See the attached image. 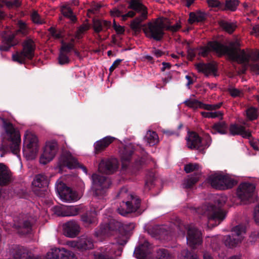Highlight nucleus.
<instances>
[{"label":"nucleus","instance_id":"obj_62","mask_svg":"<svg viewBox=\"0 0 259 259\" xmlns=\"http://www.w3.org/2000/svg\"><path fill=\"white\" fill-rule=\"evenodd\" d=\"M181 27V26L178 23L175 24L174 25H167L165 23L164 29L165 30H169L172 32L177 31Z\"/></svg>","mask_w":259,"mask_h":259},{"label":"nucleus","instance_id":"obj_50","mask_svg":"<svg viewBox=\"0 0 259 259\" xmlns=\"http://www.w3.org/2000/svg\"><path fill=\"white\" fill-rule=\"evenodd\" d=\"M156 257L157 259H170L171 255L167 249L160 248L157 250Z\"/></svg>","mask_w":259,"mask_h":259},{"label":"nucleus","instance_id":"obj_48","mask_svg":"<svg viewBox=\"0 0 259 259\" xmlns=\"http://www.w3.org/2000/svg\"><path fill=\"white\" fill-rule=\"evenodd\" d=\"M227 91L230 95L233 98L242 97L244 95V92L242 90L238 89L233 86H230Z\"/></svg>","mask_w":259,"mask_h":259},{"label":"nucleus","instance_id":"obj_43","mask_svg":"<svg viewBox=\"0 0 259 259\" xmlns=\"http://www.w3.org/2000/svg\"><path fill=\"white\" fill-rule=\"evenodd\" d=\"M128 8L141 13L144 11H147L146 7L141 3L140 0H130Z\"/></svg>","mask_w":259,"mask_h":259},{"label":"nucleus","instance_id":"obj_49","mask_svg":"<svg viewBox=\"0 0 259 259\" xmlns=\"http://www.w3.org/2000/svg\"><path fill=\"white\" fill-rule=\"evenodd\" d=\"M51 36L55 39L62 38L64 36L63 31L61 29H57L54 27H51L48 29Z\"/></svg>","mask_w":259,"mask_h":259},{"label":"nucleus","instance_id":"obj_5","mask_svg":"<svg viewBox=\"0 0 259 259\" xmlns=\"http://www.w3.org/2000/svg\"><path fill=\"white\" fill-rule=\"evenodd\" d=\"M164 27L165 23L160 18H158L148 23L143 31L146 36L149 39L160 41L165 34Z\"/></svg>","mask_w":259,"mask_h":259},{"label":"nucleus","instance_id":"obj_29","mask_svg":"<svg viewBox=\"0 0 259 259\" xmlns=\"http://www.w3.org/2000/svg\"><path fill=\"white\" fill-rule=\"evenodd\" d=\"M195 66L199 72L203 73L206 76L217 71L215 65L212 63H199L196 64Z\"/></svg>","mask_w":259,"mask_h":259},{"label":"nucleus","instance_id":"obj_56","mask_svg":"<svg viewBox=\"0 0 259 259\" xmlns=\"http://www.w3.org/2000/svg\"><path fill=\"white\" fill-rule=\"evenodd\" d=\"M54 213L60 217H66V206H55L53 208Z\"/></svg>","mask_w":259,"mask_h":259},{"label":"nucleus","instance_id":"obj_17","mask_svg":"<svg viewBox=\"0 0 259 259\" xmlns=\"http://www.w3.org/2000/svg\"><path fill=\"white\" fill-rule=\"evenodd\" d=\"M58 149L57 142L52 141L46 143L43 153L40 157V163L46 164L51 161L56 154Z\"/></svg>","mask_w":259,"mask_h":259},{"label":"nucleus","instance_id":"obj_51","mask_svg":"<svg viewBox=\"0 0 259 259\" xmlns=\"http://www.w3.org/2000/svg\"><path fill=\"white\" fill-rule=\"evenodd\" d=\"M62 46L60 52L67 54L74 50V45L73 43L65 42L63 40L61 41Z\"/></svg>","mask_w":259,"mask_h":259},{"label":"nucleus","instance_id":"obj_60","mask_svg":"<svg viewBox=\"0 0 259 259\" xmlns=\"http://www.w3.org/2000/svg\"><path fill=\"white\" fill-rule=\"evenodd\" d=\"M154 180V174L153 172H151L149 175V178H147L145 184V189L147 190H149L151 187L153 185V181Z\"/></svg>","mask_w":259,"mask_h":259},{"label":"nucleus","instance_id":"obj_25","mask_svg":"<svg viewBox=\"0 0 259 259\" xmlns=\"http://www.w3.org/2000/svg\"><path fill=\"white\" fill-rule=\"evenodd\" d=\"M18 42V40L15 38V34L10 33L3 34L0 51H8L12 47L17 45Z\"/></svg>","mask_w":259,"mask_h":259},{"label":"nucleus","instance_id":"obj_27","mask_svg":"<svg viewBox=\"0 0 259 259\" xmlns=\"http://www.w3.org/2000/svg\"><path fill=\"white\" fill-rule=\"evenodd\" d=\"M51 259H74V255L72 252L64 248H55L52 249Z\"/></svg>","mask_w":259,"mask_h":259},{"label":"nucleus","instance_id":"obj_3","mask_svg":"<svg viewBox=\"0 0 259 259\" xmlns=\"http://www.w3.org/2000/svg\"><path fill=\"white\" fill-rule=\"evenodd\" d=\"M125 196L128 197V200L125 202L123 201L117 209L118 212L123 216L137 211L141 205V199L138 196L133 194H128L127 190L125 188H122L118 192L117 197L123 198Z\"/></svg>","mask_w":259,"mask_h":259},{"label":"nucleus","instance_id":"obj_28","mask_svg":"<svg viewBox=\"0 0 259 259\" xmlns=\"http://www.w3.org/2000/svg\"><path fill=\"white\" fill-rule=\"evenodd\" d=\"M115 138L111 136H107L94 144L95 154H99L104 151L114 140Z\"/></svg>","mask_w":259,"mask_h":259},{"label":"nucleus","instance_id":"obj_24","mask_svg":"<svg viewBox=\"0 0 259 259\" xmlns=\"http://www.w3.org/2000/svg\"><path fill=\"white\" fill-rule=\"evenodd\" d=\"M126 11L127 8L125 5H120L111 10L110 14L112 17H121L122 21L126 20L128 18L133 17L136 14L133 11L124 14Z\"/></svg>","mask_w":259,"mask_h":259},{"label":"nucleus","instance_id":"obj_1","mask_svg":"<svg viewBox=\"0 0 259 259\" xmlns=\"http://www.w3.org/2000/svg\"><path fill=\"white\" fill-rule=\"evenodd\" d=\"M0 119L2 121V128L4 131L2 134V144L0 147V151L2 152L1 157H3L9 149L12 153L19 156L21 142L19 129L8 119L2 117H0Z\"/></svg>","mask_w":259,"mask_h":259},{"label":"nucleus","instance_id":"obj_22","mask_svg":"<svg viewBox=\"0 0 259 259\" xmlns=\"http://www.w3.org/2000/svg\"><path fill=\"white\" fill-rule=\"evenodd\" d=\"M117 167V163L115 159H103L99 164L98 169L101 172L111 174Z\"/></svg>","mask_w":259,"mask_h":259},{"label":"nucleus","instance_id":"obj_8","mask_svg":"<svg viewBox=\"0 0 259 259\" xmlns=\"http://www.w3.org/2000/svg\"><path fill=\"white\" fill-rule=\"evenodd\" d=\"M208 182L213 188L222 190L231 189L236 184L233 179L221 174L210 176L208 178Z\"/></svg>","mask_w":259,"mask_h":259},{"label":"nucleus","instance_id":"obj_15","mask_svg":"<svg viewBox=\"0 0 259 259\" xmlns=\"http://www.w3.org/2000/svg\"><path fill=\"white\" fill-rule=\"evenodd\" d=\"M210 212L208 214V226L214 227L220 224L225 219L226 214L221 208L217 207L214 205H209L207 207Z\"/></svg>","mask_w":259,"mask_h":259},{"label":"nucleus","instance_id":"obj_31","mask_svg":"<svg viewBox=\"0 0 259 259\" xmlns=\"http://www.w3.org/2000/svg\"><path fill=\"white\" fill-rule=\"evenodd\" d=\"M11 179V174L8 167L3 163H0V185L8 184Z\"/></svg>","mask_w":259,"mask_h":259},{"label":"nucleus","instance_id":"obj_13","mask_svg":"<svg viewBox=\"0 0 259 259\" xmlns=\"http://www.w3.org/2000/svg\"><path fill=\"white\" fill-rule=\"evenodd\" d=\"M49 183L48 178L46 175H36L32 182L33 192L39 197H44L47 193Z\"/></svg>","mask_w":259,"mask_h":259},{"label":"nucleus","instance_id":"obj_23","mask_svg":"<svg viewBox=\"0 0 259 259\" xmlns=\"http://www.w3.org/2000/svg\"><path fill=\"white\" fill-rule=\"evenodd\" d=\"M63 228L64 235L70 238L75 237L80 232L79 225L75 221L66 222L63 225Z\"/></svg>","mask_w":259,"mask_h":259},{"label":"nucleus","instance_id":"obj_35","mask_svg":"<svg viewBox=\"0 0 259 259\" xmlns=\"http://www.w3.org/2000/svg\"><path fill=\"white\" fill-rule=\"evenodd\" d=\"M147 11H144L140 15L135 18L130 25L131 29L135 32H139L141 29V23L147 19Z\"/></svg>","mask_w":259,"mask_h":259},{"label":"nucleus","instance_id":"obj_47","mask_svg":"<svg viewBox=\"0 0 259 259\" xmlns=\"http://www.w3.org/2000/svg\"><path fill=\"white\" fill-rule=\"evenodd\" d=\"M183 103L187 107L193 109V110H196L198 108L200 109V107H201V102L195 99H187L183 102Z\"/></svg>","mask_w":259,"mask_h":259},{"label":"nucleus","instance_id":"obj_52","mask_svg":"<svg viewBox=\"0 0 259 259\" xmlns=\"http://www.w3.org/2000/svg\"><path fill=\"white\" fill-rule=\"evenodd\" d=\"M201 115L204 118H215L220 116L222 118L223 113L220 111L213 112L202 111L201 112Z\"/></svg>","mask_w":259,"mask_h":259},{"label":"nucleus","instance_id":"obj_14","mask_svg":"<svg viewBox=\"0 0 259 259\" xmlns=\"http://www.w3.org/2000/svg\"><path fill=\"white\" fill-rule=\"evenodd\" d=\"M224 48V45L217 41H210L206 46H199L196 50L198 51L199 56L206 57L211 51L214 52L219 56L223 55Z\"/></svg>","mask_w":259,"mask_h":259},{"label":"nucleus","instance_id":"obj_59","mask_svg":"<svg viewBox=\"0 0 259 259\" xmlns=\"http://www.w3.org/2000/svg\"><path fill=\"white\" fill-rule=\"evenodd\" d=\"M31 19L33 23L37 24H42L44 23V21L40 18V15L36 11H34L31 15Z\"/></svg>","mask_w":259,"mask_h":259},{"label":"nucleus","instance_id":"obj_30","mask_svg":"<svg viewBox=\"0 0 259 259\" xmlns=\"http://www.w3.org/2000/svg\"><path fill=\"white\" fill-rule=\"evenodd\" d=\"M94 247L93 239L87 236H81L78 240V249L81 250L92 249Z\"/></svg>","mask_w":259,"mask_h":259},{"label":"nucleus","instance_id":"obj_18","mask_svg":"<svg viewBox=\"0 0 259 259\" xmlns=\"http://www.w3.org/2000/svg\"><path fill=\"white\" fill-rule=\"evenodd\" d=\"M255 188V186L252 183H242L237 188V195L241 201L248 200L252 197Z\"/></svg>","mask_w":259,"mask_h":259},{"label":"nucleus","instance_id":"obj_58","mask_svg":"<svg viewBox=\"0 0 259 259\" xmlns=\"http://www.w3.org/2000/svg\"><path fill=\"white\" fill-rule=\"evenodd\" d=\"M58 62L59 64L61 65L68 64L70 62V59L67 54L60 52L58 57Z\"/></svg>","mask_w":259,"mask_h":259},{"label":"nucleus","instance_id":"obj_32","mask_svg":"<svg viewBox=\"0 0 259 259\" xmlns=\"http://www.w3.org/2000/svg\"><path fill=\"white\" fill-rule=\"evenodd\" d=\"M150 243L145 241L143 244L136 247L134 251L135 257L138 259H147Z\"/></svg>","mask_w":259,"mask_h":259},{"label":"nucleus","instance_id":"obj_26","mask_svg":"<svg viewBox=\"0 0 259 259\" xmlns=\"http://www.w3.org/2000/svg\"><path fill=\"white\" fill-rule=\"evenodd\" d=\"M229 132L232 136L240 135L246 139H249L251 137V132L249 130H246L244 126L236 123L230 125Z\"/></svg>","mask_w":259,"mask_h":259},{"label":"nucleus","instance_id":"obj_53","mask_svg":"<svg viewBox=\"0 0 259 259\" xmlns=\"http://www.w3.org/2000/svg\"><path fill=\"white\" fill-rule=\"evenodd\" d=\"M88 29V26L85 24H82L78 27L75 33L74 37L77 39L82 38L84 32Z\"/></svg>","mask_w":259,"mask_h":259},{"label":"nucleus","instance_id":"obj_57","mask_svg":"<svg viewBox=\"0 0 259 259\" xmlns=\"http://www.w3.org/2000/svg\"><path fill=\"white\" fill-rule=\"evenodd\" d=\"M199 167V165L198 163H190L185 165L184 170L186 173L189 174L194 170H198Z\"/></svg>","mask_w":259,"mask_h":259},{"label":"nucleus","instance_id":"obj_45","mask_svg":"<svg viewBox=\"0 0 259 259\" xmlns=\"http://www.w3.org/2000/svg\"><path fill=\"white\" fill-rule=\"evenodd\" d=\"M221 27L229 34H232L236 29L237 26L234 22L222 21L220 23Z\"/></svg>","mask_w":259,"mask_h":259},{"label":"nucleus","instance_id":"obj_33","mask_svg":"<svg viewBox=\"0 0 259 259\" xmlns=\"http://www.w3.org/2000/svg\"><path fill=\"white\" fill-rule=\"evenodd\" d=\"M111 26V22L106 20L95 19L93 20V27L96 33L106 31Z\"/></svg>","mask_w":259,"mask_h":259},{"label":"nucleus","instance_id":"obj_64","mask_svg":"<svg viewBox=\"0 0 259 259\" xmlns=\"http://www.w3.org/2000/svg\"><path fill=\"white\" fill-rule=\"evenodd\" d=\"M253 218L255 223L259 225V204L254 209Z\"/></svg>","mask_w":259,"mask_h":259},{"label":"nucleus","instance_id":"obj_37","mask_svg":"<svg viewBox=\"0 0 259 259\" xmlns=\"http://www.w3.org/2000/svg\"><path fill=\"white\" fill-rule=\"evenodd\" d=\"M228 124L225 121H219L214 123L211 126V133L212 134L217 133L221 135H226L228 133Z\"/></svg>","mask_w":259,"mask_h":259},{"label":"nucleus","instance_id":"obj_63","mask_svg":"<svg viewBox=\"0 0 259 259\" xmlns=\"http://www.w3.org/2000/svg\"><path fill=\"white\" fill-rule=\"evenodd\" d=\"M197 22H201L204 21L206 19V14L204 12L200 11L196 13Z\"/></svg>","mask_w":259,"mask_h":259},{"label":"nucleus","instance_id":"obj_20","mask_svg":"<svg viewBox=\"0 0 259 259\" xmlns=\"http://www.w3.org/2000/svg\"><path fill=\"white\" fill-rule=\"evenodd\" d=\"M60 167H67L69 169H74L79 167V163L69 152H64L59 160Z\"/></svg>","mask_w":259,"mask_h":259},{"label":"nucleus","instance_id":"obj_61","mask_svg":"<svg viewBox=\"0 0 259 259\" xmlns=\"http://www.w3.org/2000/svg\"><path fill=\"white\" fill-rule=\"evenodd\" d=\"M207 4L209 7L218 8L221 10L223 7V3L219 0H208Z\"/></svg>","mask_w":259,"mask_h":259},{"label":"nucleus","instance_id":"obj_34","mask_svg":"<svg viewBox=\"0 0 259 259\" xmlns=\"http://www.w3.org/2000/svg\"><path fill=\"white\" fill-rule=\"evenodd\" d=\"M32 223L29 219L23 220L19 222L17 225L18 233L21 235H25L31 232L32 230Z\"/></svg>","mask_w":259,"mask_h":259},{"label":"nucleus","instance_id":"obj_39","mask_svg":"<svg viewBox=\"0 0 259 259\" xmlns=\"http://www.w3.org/2000/svg\"><path fill=\"white\" fill-rule=\"evenodd\" d=\"M200 176L201 174L199 172H195L193 175L188 176L184 180L183 187L185 189L191 188L199 181Z\"/></svg>","mask_w":259,"mask_h":259},{"label":"nucleus","instance_id":"obj_16","mask_svg":"<svg viewBox=\"0 0 259 259\" xmlns=\"http://www.w3.org/2000/svg\"><path fill=\"white\" fill-rule=\"evenodd\" d=\"M186 238L187 244L193 249L196 248L202 243L201 232L192 225L187 228Z\"/></svg>","mask_w":259,"mask_h":259},{"label":"nucleus","instance_id":"obj_2","mask_svg":"<svg viewBox=\"0 0 259 259\" xmlns=\"http://www.w3.org/2000/svg\"><path fill=\"white\" fill-rule=\"evenodd\" d=\"M94 193L96 199L102 200L103 203L101 206H96L97 209H102L104 207V199L107 196L108 190L111 185L110 179L99 174H94L92 176Z\"/></svg>","mask_w":259,"mask_h":259},{"label":"nucleus","instance_id":"obj_7","mask_svg":"<svg viewBox=\"0 0 259 259\" xmlns=\"http://www.w3.org/2000/svg\"><path fill=\"white\" fill-rule=\"evenodd\" d=\"M22 46V50L17 51L12 55V60L20 64L24 63L26 59H32L36 49L34 41L28 37L23 41Z\"/></svg>","mask_w":259,"mask_h":259},{"label":"nucleus","instance_id":"obj_55","mask_svg":"<svg viewBox=\"0 0 259 259\" xmlns=\"http://www.w3.org/2000/svg\"><path fill=\"white\" fill-rule=\"evenodd\" d=\"M181 259H199L197 254H194L188 249H184L181 251Z\"/></svg>","mask_w":259,"mask_h":259},{"label":"nucleus","instance_id":"obj_44","mask_svg":"<svg viewBox=\"0 0 259 259\" xmlns=\"http://www.w3.org/2000/svg\"><path fill=\"white\" fill-rule=\"evenodd\" d=\"M17 34H21L23 36L26 35L28 34L29 28L28 25L24 21L19 20L17 23Z\"/></svg>","mask_w":259,"mask_h":259},{"label":"nucleus","instance_id":"obj_38","mask_svg":"<svg viewBox=\"0 0 259 259\" xmlns=\"http://www.w3.org/2000/svg\"><path fill=\"white\" fill-rule=\"evenodd\" d=\"M13 259H24L28 256L27 248L21 246H15L13 248Z\"/></svg>","mask_w":259,"mask_h":259},{"label":"nucleus","instance_id":"obj_41","mask_svg":"<svg viewBox=\"0 0 259 259\" xmlns=\"http://www.w3.org/2000/svg\"><path fill=\"white\" fill-rule=\"evenodd\" d=\"M239 3V0H226L225 3H223L222 11L235 12L237 10Z\"/></svg>","mask_w":259,"mask_h":259},{"label":"nucleus","instance_id":"obj_21","mask_svg":"<svg viewBox=\"0 0 259 259\" xmlns=\"http://www.w3.org/2000/svg\"><path fill=\"white\" fill-rule=\"evenodd\" d=\"M135 151L134 146L130 144L125 145L120 150L122 168L126 169Z\"/></svg>","mask_w":259,"mask_h":259},{"label":"nucleus","instance_id":"obj_36","mask_svg":"<svg viewBox=\"0 0 259 259\" xmlns=\"http://www.w3.org/2000/svg\"><path fill=\"white\" fill-rule=\"evenodd\" d=\"M97 211L87 212L81 215V220L85 226L90 225L96 224L98 220L97 218Z\"/></svg>","mask_w":259,"mask_h":259},{"label":"nucleus","instance_id":"obj_6","mask_svg":"<svg viewBox=\"0 0 259 259\" xmlns=\"http://www.w3.org/2000/svg\"><path fill=\"white\" fill-rule=\"evenodd\" d=\"M187 147L191 149H196L203 152L211 144L212 140L209 134L205 135L201 138L195 132H189L186 137Z\"/></svg>","mask_w":259,"mask_h":259},{"label":"nucleus","instance_id":"obj_40","mask_svg":"<svg viewBox=\"0 0 259 259\" xmlns=\"http://www.w3.org/2000/svg\"><path fill=\"white\" fill-rule=\"evenodd\" d=\"M145 140L149 146H152L158 143V136L155 132L148 131L145 136Z\"/></svg>","mask_w":259,"mask_h":259},{"label":"nucleus","instance_id":"obj_11","mask_svg":"<svg viewBox=\"0 0 259 259\" xmlns=\"http://www.w3.org/2000/svg\"><path fill=\"white\" fill-rule=\"evenodd\" d=\"M122 228L120 222L112 220L108 224H101L100 228L95 231V235L97 237H106L117 234Z\"/></svg>","mask_w":259,"mask_h":259},{"label":"nucleus","instance_id":"obj_4","mask_svg":"<svg viewBox=\"0 0 259 259\" xmlns=\"http://www.w3.org/2000/svg\"><path fill=\"white\" fill-rule=\"evenodd\" d=\"M240 44L238 40L231 41L229 46L224 45L223 55H227L232 60L239 64L248 63L251 56L244 50L240 49Z\"/></svg>","mask_w":259,"mask_h":259},{"label":"nucleus","instance_id":"obj_42","mask_svg":"<svg viewBox=\"0 0 259 259\" xmlns=\"http://www.w3.org/2000/svg\"><path fill=\"white\" fill-rule=\"evenodd\" d=\"M61 12L63 16L69 18L72 22L76 21V17L74 15L71 8L68 4H65L61 7Z\"/></svg>","mask_w":259,"mask_h":259},{"label":"nucleus","instance_id":"obj_9","mask_svg":"<svg viewBox=\"0 0 259 259\" xmlns=\"http://www.w3.org/2000/svg\"><path fill=\"white\" fill-rule=\"evenodd\" d=\"M124 239H117L116 243H113L101 247L98 251L94 252V259H113L116 253L117 245H124L126 243Z\"/></svg>","mask_w":259,"mask_h":259},{"label":"nucleus","instance_id":"obj_10","mask_svg":"<svg viewBox=\"0 0 259 259\" xmlns=\"http://www.w3.org/2000/svg\"><path fill=\"white\" fill-rule=\"evenodd\" d=\"M231 232L232 234L226 236L224 239L225 245L230 248L242 242L246 233V227L242 224L237 225L232 229Z\"/></svg>","mask_w":259,"mask_h":259},{"label":"nucleus","instance_id":"obj_19","mask_svg":"<svg viewBox=\"0 0 259 259\" xmlns=\"http://www.w3.org/2000/svg\"><path fill=\"white\" fill-rule=\"evenodd\" d=\"M38 148V139L37 137L29 131H26L23 138V152L27 149L30 151H36Z\"/></svg>","mask_w":259,"mask_h":259},{"label":"nucleus","instance_id":"obj_46","mask_svg":"<svg viewBox=\"0 0 259 259\" xmlns=\"http://www.w3.org/2000/svg\"><path fill=\"white\" fill-rule=\"evenodd\" d=\"M246 116L250 121L256 119L258 116V109L257 108L251 106L247 108L246 110Z\"/></svg>","mask_w":259,"mask_h":259},{"label":"nucleus","instance_id":"obj_54","mask_svg":"<svg viewBox=\"0 0 259 259\" xmlns=\"http://www.w3.org/2000/svg\"><path fill=\"white\" fill-rule=\"evenodd\" d=\"M80 211L77 206H66V217L77 215Z\"/></svg>","mask_w":259,"mask_h":259},{"label":"nucleus","instance_id":"obj_12","mask_svg":"<svg viewBox=\"0 0 259 259\" xmlns=\"http://www.w3.org/2000/svg\"><path fill=\"white\" fill-rule=\"evenodd\" d=\"M56 191L61 199L65 202L77 201L79 197L77 192L72 190L70 188L61 181H58L56 184Z\"/></svg>","mask_w":259,"mask_h":259}]
</instances>
